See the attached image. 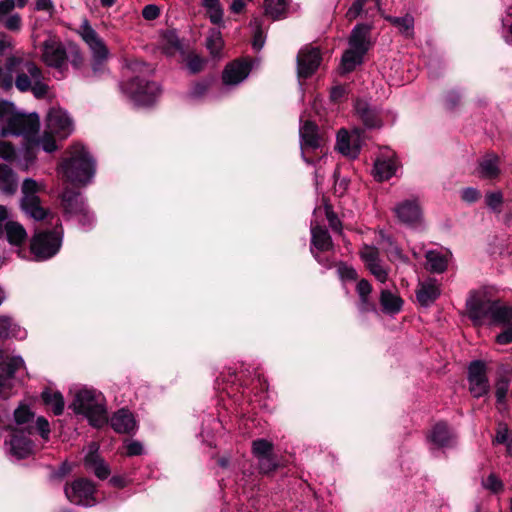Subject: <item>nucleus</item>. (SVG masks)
<instances>
[{"instance_id": "nucleus-54", "label": "nucleus", "mask_w": 512, "mask_h": 512, "mask_svg": "<svg viewBox=\"0 0 512 512\" xmlns=\"http://www.w3.org/2000/svg\"><path fill=\"white\" fill-rule=\"evenodd\" d=\"M503 196L501 192H490L486 195V204L489 208L496 211L502 204Z\"/></svg>"}, {"instance_id": "nucleus-8", "label": "nucleus", "mask_w": 512, "mask_h": 512, "mask_svg": "<svg viewBox=\"0 0 512 512\" xmlns=\"http://www.w3.org/2000/svg\"><path fill=\"white\" fill-rule=\"evenodd\" d=\"M63 210L67 217L75 218L83 229H89L94 223V216L90 212L81 193L66 188L61 196Z\"/></svg>"}, {"instance_id": "nucleus-31", "label": "nucleus", "mask_w": 512, "mask_h": 512, "mask_svg": "<svg viewBox=\"0 0 512 512\" xmlns=\"http://www.w3.org/2000/svg\"><path fill=\"white\" fill-rule=\"evenodd\" d=\"M380 304L386 314H397L402 309L403 300L396 293L383 289L380 293Z\"/></svg>"}, {"instance_id": "nucleus-61", "label": "nucleus", "mask_w": 512, "mask_h": 512, "mask_svg": "<svg viewBox=\"0 0 512 512\" xmlns=\"http://www.w3.org/2000/svg\"><path fill=\"white\" fill-rule=\"evenodd\" d=\"M36 428L43 439L47 440L49 438L50 425L44 417L37 418Z\"/></svg>"}, {"instance_id": "nucleus-26", "label": "nucleus", "mask_w": 512, "mask_h": 512, "mask_svg": "<svg viewBox=\"0 0 512 512\" xmlns=\"http://www.w3.org/2000/svg\"><path fill=\"white\" fill-rule=\"evenodd\" d=\"M398 169V161L392 156L387 158H378L374 164V177L378 181H384L390 179L396 174Z\"/></svg>"}, {"instance_id": "nucleus-28", "label": "nucleus", "mask_w": 512, "mask_h": 512, "mask_svg": "<svg viewBox=\"0 0 512 512\" xmlns=\"http://www.w3.org/2000/svg\"><path fill=\"white\" fill-rule=\"evenodd\" d=\"M499 159L496 155L490 154L485 156L479 161L478 165V176L483 179H495L500 173Z\"/></svg>"}, {"instance_id": "nucleus-46", "label": "nucleus", "mask_w": 512, "mask_h": 512, "mask_svg": "<svg viewBox=\"0 0 512 512\" xmlns=\"http://www.w3.org/2000/svg\"><path fill=\"white\" fill-rule=\"evenodd\" d=\"M259 471L263 474H268L278 468V462L273 453L257 459Z\"/></svg>"}, {"instance_id": "nucleus-12", "label": "nucleus", "mask_w": 512, "mask_h": 512, "mask_svg": "<svg viewBox=\"0 0 512 512\" xmlns=\"http://www.w3.org/2000/svg\"><path fill=\"white\" fill-rule=\"evenodd\" d=\"M470 393L480 398L489 392L490 386L486 376V366L482 361H473L468 368Z\"/></svg>"}, {"instance_id": "nucleus-22", "label": "nucleus", "mask_w": 512, "mask_h": 512, "mask_svg": "<svg viewBox=\"0 0 512 512\" xmlns=\"http://www.w3.org/2000/svg\"><path fill=\"white\" fill-rule=\"evenodd\" d=\"M440 286L436 279L420 282L416 291L417 301L421 306L429 307L440 296Z\"/></svg>"}, {"instance_id": "nucleus-27", "label": "nucleus", "mask_w": 512, "mask_h": 512, "mask_svg": "<svg viewBox=\"0 0 512 512\" xmlns=\"http://www.w3.org/2000/svg\"><path fill=\"white\" fill-rule=\"evenodd\" d=\"M27 336V331L20 327L11 317L0 316V339L15 338L23 340Z\"/></svg>"}, {"instance_id": "nucleus-21", "label": "nucleus", "mask_w": 512, "mask_h": 512, "mask_svg": "<svg viewBox=\"0 0 512 512\" xmlns=\"http://www.w3.org/2000/svg\"><path fill=\"white\" fill-rule=\"evenodd\" d=\"M311 245V252L314 255L315 259L319 263L324 264L323 260L320 258L318 253L315 252V249L318 251H328L332 249L333 243L327 229L320 226H312Z\"/></svg>"}, {"instance_id": "nucleus-32", "label": "nucleus", "mask_w": 512, "mask_h": 512, "mask_svg": "<svg viewBox=\"0 0 512 512\" xmlns=\"http://www.w3.org/2000/svg\"><path fill=\"white\" fill-rule=\"evenodd\" d=\"M21 207L27 215L37 221L47 216V211L41 206L39 197H22Z\"/></svg>"}, {"instance_id": "nucleus-40", "label": "nucleus", "mask_w": 512, "mask_h": 512, "mask_svg": "<svg viewBox=\"0 0 512 512\" xmlns=\"http://www.w3.org/2000/svg\"><path fill=\"white\" fill-rule=\"evenodd\" d=\"M24 366V360L20 356L8 357L0 364L1 369L4 372L3 375L9 377L12 382H14L15 373L19 369L24 368Z\"/></svg>"}, {"instance_id": "nucleus-41", "label": "nucleus", "mask_w": 512, "mask_h": 512, "mask_svg": "<svg viewBox=\"0 0 512 512\" xmlns=\"http://www.w3.org/2000/svg\"><path fill=\"white\" fill-rule=\"evenodd\" d=\"M386 19L397 27L402 34L406 36L413 35L414 18L411 15L407 14L404 17L387 16Z\"/></svg>"}, {"instance_id": "nucleus-42", "label": "nucleus", "mask_w": 512, "mask_h": 512, "mask_svg": "<svg viewBox=\"0 0 512 512\" xmlns=\"http://www.w3.org/2000/svg\"><path fill=\"white\" fill-rule=\"evenodd\" d=\"M274 445L266 439H256L252 442L251 452L252 455L258 459L273 453Z\"/></svg>"}, {"instance_id": "nucleus-23", "label": "nucleus", "mask_w": 512, "mask_h": 512, "mask_svg": "<svg viewBox=\"0 0 512 512\" xmlns=\"http://www.w3.org/2000/svg\"><path fill=\"white\" fill-rule=\"evenodd\" d=\"M112 428L117 433L129 434L136 429V420L134 415L125 408L115 412L110 420Z\"/></svg>"}, {"instance_id": "nucleus-35", "label": "nucleus", "mask_w": 512, "mask_h": 512, "mask_svg": "<svg viewBox=\"0 0 512 512\" xmlns=\"http://www.w3.org/2000/svg\"><path fill=\"white\" fill-rule=\"evenodd\" d=\"M41 396L45 405L49 406L55 415H61L63 413L65 403L60 392H53L46 389L42 392Z\"/></svg>"}, {"instance_id": "nucleus-45", "label": "nucleus", "mask_w": 512, "mask_h": 512, "mask_svg": "<svg viewBox=\"0 0 512 512\" xmlns=\"http://www.w3.org/2000/svg\"><path fill=\"white\" fill-rule=\"evenodd\" d=\"M509 380L500 378L495 384V395L497 399V405L499 409L505 407L507 394L509 391Z\"/></svg>"}, {"instance_id": "nucleus-11", "label": "nucleus", "mask_w": 512, "mask_h": 512, "mask_svg": "<svg viewBox=\"0 0 512 512\" xmlns=\"http://www.w3.org/2000/svg\"><path fill=\"white\" fill-rule=\"evenodd\" d=\"M78 32L91 50L94 61L98 64L104 62L109 55L108 48L88 20L82 22Z\"/></svg>"}, {"instance_id": "nucleus-62", "label": "nucleus", "mask_w": 512, "mask_h": 512, "mask_svg": "<svg viewBox=\"0 0 512 512\" xmlns=\"http://www.w3.org/2000/svg\"><path fill=\"white\" fill-rule=\"evenodd\" d=\"M143 445L141 442L132 440L126 444V455L137 456L143 454Z\"/></svg>"}, {"instance_id": "nucleus-43", "label": "nucleus", "mask_w": 512, "mask_h": 512, "mask_svg": "<svg viewBox=\"0 0 512 512\" xmlns=\"http://www.w3.org/2000/svg\"><path fill=\"white\" fill-rule=\"evenodd\" d=\"M494 442L505 444L508 455H512V437L506 424L500 423L497 427Z\"/></svg>"}, {"instance_id": "nucleus-36", "label": "nucleus", "mask_w": 512, "mask_h": 512, "mask_svg": "<svg viewBox=\"0 0 512 512\" xmlns=\"http://www.w3.org/2000/svg\"><path fill=\"white\" fill-rule=\"evenodd\" d=\"M265 14L273 20L285 16L290 0H265Z\"/></svg>"}, {"instance_id": "nucleus-50", "label": "nucleus", "mask_w": 512, "mask_h": 512, "mask_svg": "<svg viewBox=\"0 0 512 512\" xmlns=\"http://www.w3.org/2000/svg\"><path fill=\"white\" fill-rule=\"evenodd\" d=\"M0 22L7 30L12 32H19L22 27V18L18 13L11 14Z\"/></svg>"}, {"instance_id": "nucleus-17", "label": "nucleus", "mask_w": 512, "mask_h": 512, "mask_svg": "<svg viewBox=\"0 0 512 512\" xmlns=\"http://www.w3.org/2000/svg\"><path fill=\"white\" fill-rule=\"evenodd\" d=\"M98 451L99 445L96 442H91L84 458V465L87 470L92 471L99 479L103 480L110 475V468Z\"/></svg>"}, {"instance_id": "nucleus-57", "label": "nucleus", "mask_w": 512, "mask_h": 512, "mask_svg": "<svg viewBox=\"0 0 512 512\" xmlns=\"http://www.w3.org/2000/svg\"><path fill=\"white\" fill-rule=\"evenodd\" d=\"M209 86H210L209 81H201V82L195 83L189 93L190 97H192L194 99L202 97L207 92Z\"/></svg>"}, {"instance_id": "nucleus-44", "label": "nucleus", "mask_w": 512, "mask_h": 512, "mask_svg": "<svg viewBox=\"0 0 512 512\" xmlns=\"http://www.w3.org/2000/svg\"><path fill=\"white\" fill-rule=\"evenodd\" d=\"M206 47L211 55L216 57L220 54L223 47V40L219 31L213 30L206 39Z\"/></svg>"}, {"instance_id": "nucleus-20", "label": "nucleus", "mask_w": 512, "mask_h": 512, "mask_svg": "<svg viewBox=\"0 0 512 512\" xmlns=\"http://www.w3.org/2000/svg\"><path fill=\"white\" fill-rule=\"evenodd\" d=\"M428 440L436 448H450L455 444V435L446 423L439 422L432 427Z\"/></svg>"}, {"instance_id": "nucleus-52", "label": "nucleus", "mask_w": 512, "mask_h": 512, "mask_svg": "<svg viewBox=\"0 0 512 512\" xmlns=\"http://www.w3.org/2000/svg\"><path fill=\"white\" fill-rule=\"evenodd\" d=\"M38 184L33 179L27 178L24 180L22 184V197L31 196V197H38Z\"/></svg>"}, {"instance_id": "nucleus-1", "label": "nucleus", "mask_w": 512, "mask_h": 512, "mask_svg": "<svg viewBox=\"0 0 512 512\" xmlns=\"http://www.w3.org/2000/svg\"><path fill=\"white\" fill-rule=\"evenodd\" d=\"M13 85L18 91L32 92L35 98H44L49 86L44 81L42 70L31 60L12 55L0 66V89L9 91Z\"/></svg>"}, {"instance_id": "nucleus-60", "label": "nucleus", "mask_w": 512, "mask_h": 512, "mask_svg": "<svg viewBox=\"0 0 512 512\" xmlns=\"http://www.w3.org/2000/svg\"><path fill=\"white\" fill-rule=\"evenodd\" d=\"M461 198L467 203H474L480 198V193L473 187H468L462 190Z\"/></svg>"}, {"instance_id": "nucleus-19", "label": "nucleus", "mask_w": 512, "mask_h": 512, "mask_svg": "<svg viewBox=\"0 0 512 512\" xmlns=\"http://www.w3.org/2000/svg\"><path fill=\"white\" fill-rule=\"evenodd\" d=\"M394 213L398 220L406 225H415L422 217L421 208L416 200H405L397 204Z\"/></svg>"}, {"instance_id": "nucleus-38", "label": "nucleus", "mask_w": 512, "mask_h": 512, "mask_svg": "<svg viewBox=\"0 0 512 512\" xmlns=\"http://www.w3.org/2000/svg\"><path fill=\"white\" fill-rule=\"evenodd\" d=\"M250 27L253 31V48L260 50L265 42L264 19L262 17H254L250 21Z\"/></svg>"}, {"instance_id": "nucleus-53", "label": "nucleus", "mask_w": 512, "mask_h": 512, "mask_svg": "<svg viewBox=\"0 0 512 512\" xmlns=\"http://www.w3.org/2000/svg\"><path fill=\"white\" fill-rule=\"evenodd\" d=\"M204 65H205V60L197 55L191 56L187 60V68L189 69L190 73H192V74H196V73L202 71Z\"/></svg>"}, {"instance_id": "nucleus-55", "label": "nucleus", "mask_w": 512, "mask_h": 512, "mask_svg": "<svg viewBox=\"0 0 512 512\" xmlns=\"http://www.w3.org/2000/svg\"><path fill=\"white\" fill-rule=\"evenodd\" d=\"M16 157V151L14 147L5 141H0V158L11 161Z\"/></svg>"}, {"instance_id": "nucleus-24", "label": "nucleus", "mask_w": 512, "mask_h": 512, "mask_svg": "<svg viewBox=\"0 0 512 512\" xmlns=\"http://www.w3.org/2000/svg\"><path fill=\"white\" fill-rule=\"evenodd\" d=\"M9 451L17 459L28 457L32 453L33 444L21 431L14 432L9 441Z\"/></svg>"}, {"instance_id": "nucleus-59", "label": "nucleus", "mask_w": 512, "mask_h": 512, "mask_svg": "<svg viewBox=\"0 0 512 512\" xmlns=\"http://www.w3.org/2000/svg\"><path fill=\"white\" fill-rule=\"evenodd\" d=\"M338 273L342 279L345 280H356L357 279V272L356 270L348 266L346 264H340L338 267Z\"/></svg>"}, {"instance_id": "nucleus-51", "label": "nucleus", "mask_w": 512, "mask_h": 512, "mask_svg": "<svg viewBox=\"0 0 512 512\" xmlns=\"http://www.w3.org/2000/svg\"><path fill=\"white\" fill-rule=\"evenodd\" d=\"M53 134L48 131L38 140V143L42 146L43 150L51 153L57 149V145L55 139L52 136Z\"/></svg>"}, {"instance_id": "nucleus-16", "label": "nucleus", "mask_w": 512, "mask_h": 512, "mask_svg": "<svg viewBox=\"0 0 512 512\" xmlns=\"http://www.w3.org/2000/svg\"><path fill=\"white\" fill-rule=\"evenodd\" d=\"M300 143L302 156L307 163H312L310 159L306 158L305 154L309 150H316L322 147L323 139L318 134V128L312 121H305L300 126Z\"/></svg>"}, {"instance_id": "nucleus-37", "label": "nucleus", "mask_w": 512, "mask_h": 512, "mask_svg": "<svg viewBox=\"0 0 512 512\" xmlns=\"http://www.w3.org/2000/svg\"><path fill=\"white\" fill-rule=\"evenodd\" d=\"M202 6L211 21L215 25H219L223 21L224 11L220 0H202Z\"/></svg>"}, {"instance_id": "nucleus-49", "label": "nucleus", "mask_w": 512, "mask_h": 512, "mask_svg": "<svg viewBox=\"0 0 512 512\" xmlns=\"http://www.w3.org/2000/svg\"><path fill=\"white\" fill-rule=\"evenodd\" d=\"M482 486L495 494L503 490V482L494 473L489 474V476L482 481Z\"/></svg>"}, {"instance_id": "nucleus-2", "label": "nucleus", "mask_w": 512, "mask_h": 512, "mask_svg": "<svg viewBox=\"0 0 512 512\" xmlns=\"http://www.w3.org/2000/svg\"><path fill=\"white\" fill-rule=\"evenodd\" d=\"M466 305L469 317L475 324L489 321L490 324L504 328L496 337L498 344L506 345L512 342V307L491 300L482 293L471 294Z\"/></svg>"}, {"instance_id": "nucleus-64", "label": "nucleus", "mask_w": 512, "mask_h": 512, "mask_svg": "<svg viewBox=\"0 0 512 512\" xmlns=\"http://www.w3.org/2000/svg\"><path fill=\"white\" fill-rule=\"evenodd\" d=\"M358 310L361 313L376 311L375 304L370 300L369 296L359 298Z\"/></svg>"}, {"instance_id": "nucleus-56", "label": "nucleus", "mask_w": 512, "mask_h": 512, "mask_svg": "<svg viewBox=\"0 0 512 512\" xmlns=\"http://www.w3.org/2000/svg\"><path fill=\"white\" fill-rule=\"evenodd\" d=\"M32 416L33 415L31 411L26 406H20L14 412V418L18 424H24L28 422L32 418Z\"/></svg>"}, {"instance_id": "nucleus-6", "label": "nucleus", "mask_w": 512, "mask_h": 512, "mask_svg": "<svg viewBox=\"0 0 512 512\" xmlns=\"http://www.w3.org/2000/svg\"><path fill=\"white\" fill-rule=\"evenodd\" d=\"M9 104L11 108L7 114L0 116V120L6 122V126L2 128V134L24 136L28 141L34 140L40 126L38 115L13 113V104L10 102Z\"/></svg>"}, {"instance_id": "nucleus-63", "label": "nucleus", "mask_w": 512, "mask_h": 512, "mask_svg": "<svg viewBox=\"0 0 512 512\" xmlns=\"http://www.w3.org/2000/svg\"><path fill=\"white\" fill-rule=\"evenodd\" d=\"M160 15V9L154 4L146 5L142 10V16L146 20H155Z\"/></svg>"}, {"instance_id": "nucleus-30", "label": "nucleus", "mask_w": 512, "mask_h": 512, "mask_svg": "<svg viewBox=\"0 0 512 512\" xmlns=\"http://www.w3.org/2000/svg\"><path fill=\"white\" fill-rule=\"evenodd\" d=\"M370 31V26L366 24H358L356 25L351 33L349 39L350 47L354 49L361 50L362 52H367L368 50V35Z\"/></svg>"}, {"instance_id": "nucleus-18", "label": "nucleus", "mask_w": 512, "mask_h": 512, "mask_svg": "<svg viewBox=\"0 0 512 512\" xmlns=\"http://www.w3.org/2000/svg\"><path fill=\"white\" fill-rule=\"evenodd\" d=\"M251 66L247 61L236 60L228 64L222 74L225 85H238L249 75Z\"/></svg>"}, {"instance_id": "nucleus-47", "label": "nucleus", "mask_w": 512, "mask_h": 512, "mask_svg": "<svg viewBox=\"0 0 512 512\" xmlns=\"http://www.w3.org/2000/svg\"><path fill=\"white\" fill-rule=\"evenodd\" d=\"M360 257L367 267L380 260L379 250L374 246L364 245L360 250Z\"/></svg>"}, {"instance_id": "nucleus-25", "label": "nucleus", "mask_w": 512, "mask_h": 512, "mask_svg": "<svg viewBox=\"0 0 512 512\" xmlns=\"http://www.w3.org/2000/svg\"><path fill=\"white\" fill-rule=\"evenodd\" d=\"M356 114L367 128H378L381 126L379 114L364 100H357L354 105Z\"/></svg>"}, {"instance_id": "nucleus-4", "label": "nucleus", "mask_w": 512, "mask_h": 512, "mask_svg": "<svg viewBox=\"0 0 512 512\" xmlns=\"http://www.w3.org/2000/svg\"><path fill=\"white\" fill-rule=\"evenodd\" d=\"M58 172L71 183L86 185L95 175V161L86 148L74 144L69 149V156L62 160Z\"/></svg>"}, {"instance_id": "nucleus-9", "label": "nucleus", "mask_w": 512, "mask_h": 512, "mask_svg": "<svg viewBox=\"0 0 512 512\" xmlns=\"http://www.w3.org/2000/svg\"><path fill=\"white\" fill-rule=\"evenodd\" d=\"M41 51V59L47 66L63 72L67 66V51L58 38H47L42 44Z\"/></svg>"}, {"instance_id": "nucleus-7", "label": "nucleus", "mask_w": 512, "mask_h": 512, "mask_svg": "<svg viewBox=\"0 0 512 512\" xmlns=\"http://www.w3.org/2000/svg\"><path fill=\"white\" fill-rule=\"evenodd\" d=\"M59 219H56V227L49 231L37 232L30 244L31 253L37 260H47L58 253L62 245L63 230L58 225Z\"/></svg>"}, {"instance_id": "nucleus-10", "label": "nucleus", "mask_w": 512, "mask_h": 512, "mask_svg": "<svg viewBox=\"0 0 512 512\" xmlns=\"http://www.w3.org/2000/svg\"><path fill=\"white\" fill-rule=\"evenodd\" d=\"M94 484L84 478L75 480L70 486L65 487V495L67 499L74 504L91 507L96 504L94 497Z\"/></svg>"}, {"instance_id": "nucleus-34", "label": "nucleus", "mask_w": 512, "mask_h": 512, "mask_svg": "<svg viewBox=\"0 0 512 512\" xmlns=\"http://www.w3.org/2000/svg\"><path fill=\"white\" fill-rule=\"evenodd\" d=\"M427 269L434 273H443L448 266L446 254L438 251H428L426 253Z\"/></svg>"}, {"instance_id": "nucleus-3", "label": "nucleus", "mask_w": 512, "mask_h": 512, "mask_svg": "<svg viewBox=\"0 0 512 512\" xmlns=\"http://www.w3.org/2000/svg\"><path fill=\"white\" fill-rule=\"evenodd\" d=\"M127 70L136 75L121 84L122 91L137 106L152 105L160 93L159 86L149 80L154 68L145 62L135 60L129 63Z\"/></svg>"}, {"instance_id": "nucleus-58", "label": "nucleus", "mask_w": 512, "mask_h": 512, "mask_svg": "<svg viewBox=\"0 0 512 512\" xmlns=\"http://www.w3.org/2000/svg\"><path fill=\"white\" fill-rule=\"evenodd\" d=\"M15 7V0H0V21H3L5 17L11 15Z\"/></svg>"}, {"instance_id": "nucleus-48", "label": "nucleus", "mask_w": 512, "mask_h": 512, "mask_svg": "<svg viewBox=\"0 0 512 512\" xmlns=\"http://www.w3.org/2000/svg\"><path fill=\"white\" fill-rule=\"evenodd\" d=\"M370 273L381 283H385L388 279V271L382 265L381 259L375 263H371L366 267Z\"/></svg>"}, {"instance_id": "nucleus-13", "label": "nucleus", "mask_w": 512, "mask_h": 512, "mask_svg": "<svg viewBox=\"0 0 512 512\" xmlns=\"http://www.w3.org/2000/svg\"><path fill=\"white\" fill-rule=\"evenodd\" d=\"M49 133L66 138L73 131V122L66 111L60 108H51L46 119Z\"/></svg>"}, {"instance_id": "nucleus-14", "label": "nucleus", "mask_w": 512, "mask_h": 512, "mask_svg": "<svg viewBox=\"0 0 512 512\" xmlns=\"http://www.w3.org/2000/svg\"><path fill=\"white\" fill-rule=\"evenodd\" d=\"M321 53L317 47L306 46L302 48L297 56V71L301 78L310 77L319 67Z\"/></svg>"}, {"instance_id": "nucleus-5", "label": "nucleus", "mask_w": 512, "mask_h": 512, "mask_svg": "<svg viewBox=\"0 0 512 512\" xmlns=\"http://www.w3.org/2000/svg\"><path fill=\"white\" fill-rule=\"evenodd\" d=\"M70 408L76 414L83 415L93 427L100 428L108 423V415L104 395L94 389L78 390Z\"/></svg>"}, {"instance_id": "nucleus-15", "label": "nucleus", "mask_w": 512, "mask_h": 512, "mask_svg": "<svg viewBox=\"0 0 512 512\" xmlns=\"http://www.w3.org/2000/svg\"><path fill=\"white\" fill-rule=\"evenodd\" d=\"M361 134L360 129H354L352 133L341 129L337 133L336 149L344 156L356 158L361 148Z\"/></svg>"}, {"instance_id": "nucleus-29", "label": "nucleus", "mask_w": 512, "mask_h": 512, "mask_svg": "<svg viewBox=\"0 0 512 512\" xmlns=\"http://www.w3.org/2000/svg\"><path fill=\"white\" fill-rule=\"evenodd\" d=\"M18 188V179L13 170L0 164V191L6 195H13Z\"/></svg>"}, {"instance_id": "nucleus-39", "label": "nucleus", "mask_w": 512, "mask_h": 512, "mask_svg": "<svg viewBox=\"0 0 512 512\" xmlns=\"http://www.w3.org/2000/svg\"><path fill=\"white\" fill-rule=\"evenodd\" d=\"M366 52L350 47L342 56V69L344 72H350L362 62L363 55Z\"/></svg>"}, {"instance_id": "nucleus-33", "label": "nucleus", "mask_w": 512, "mask_h": 512, "mask_svg": "<svg viewBox=\"0 0 512 512\" xmlns=\"http://www.w3.org/2000/svg\"><path fill=\"white\" fill-rule=\"evenodd\" d=\"M6 238L8 242L15 246L23 244L27 238V233L24 227L15 221H10L5 228Z\"/></svg>"}]
</instances>
